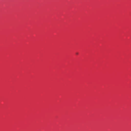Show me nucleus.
Wrapping results in <instances>:
<instances>
[{"instance_id":"f257e3e1","label":"nucleus","mask_w":131,"mask_h":131,"mask_svg":"<svg viewBox=\"0 0 131 131\" xmlns=\"http://www.w3.org/2000/svg\"><path fill=\"white\" fill-rule=\"evenodd\" d=\"M76 54H77V55L78 54V53H77H77H76Z\"/></svg>"}]
</instances>
